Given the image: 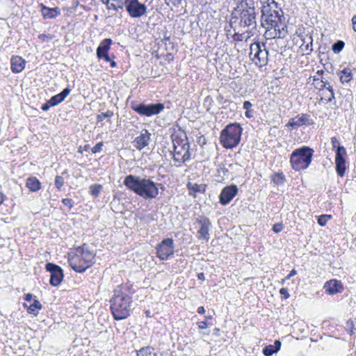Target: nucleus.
<instances>
[{
  "label": "nucleus",
  "instance_id": "23",
  "mask_svg": "<svg viewBox=\"0 0 356 356\" xmlns=\"http://www.w3.org/2000/svg\"><path fill=\"white\" fill-rule=\"evenodd\" d=\"M71 89L69 88H64L60 93L51 97L50 101L51 105L54 106L59 104L65 100V99L70 95Z\"/></svg>",
  "mask_w": 356,
  "mask_h": 356
},
{
  "label": "nucleus",
  "instance_id": "64",
  "mask_svg": "<svg viewBox=\"0 0 356 356\" xmlns=\"http://www.w3.org/2000/svg\"><path fill=\"white\" fill-rule=\"evenodd\" d=\"M84 150L85 151H88L89 149H90V145H86L83 147Z\"/></svg>",
  "mask_w": 356,
  "mask_h": 356
},
{
  "label": "nucleus",
  "instance_id": "60",
  "mask_svg": "<svg viewBox=\"0 0 356 356\" xmlns=\"http://www.w3.org/2000/svg\"><path fill=\"white\" fill-rule=\"evenodd\" d=\"M5 198H6V196L3 193H0V206L4 202Z\"/></svg>",
  "mask_w": 356,
  "mask_h": 356
},
{
  "label": "nucleus",
  "instance_id": "42",
  "mask_svg": "<svg viewBox=\"0 0 356 356\" xmlns=\"http://www.w3.org/2000/svg\"><path fill=\"white\" fill-rule=\"evenodd\" d=\"M52 106H54V105H51V101L50 99H49L42 105L41 109L44 111H47Z\"/></svg>",
  "mask_w": 356,
  "mask_h": 356
},
{
  "label": "nucleus",
  "instance_id": "45",
  "mask_svg": "<svg viewBox=\"0 0 356 356\" xmlns=\"http://www.w3.org/2000/svg\"><path fill=\"white\" fill-rule=\"evenodd\" d=\"M280 293L284 296L285 299L289 298V293L288 292V289L286 288H282L280 289Z\"/></svg>",
  "mask_w": 356,
  "mask_h": 356
},
{
  "label": "nucleus",
  "instance_id": "34",
  "mask_svg": "<svg viewBox=\"0 0 356 356\" xmlns=\"http://www.w3.org/2000/svg\"><path fill=\"white\" fill-rule=\"evenodd\" d=\"M309 40H310L309 43H307L306 45H304V44H302L301 45V47H300L302 50L305 51L307 54H310L313 51V49H312V42H313L312 37L309 36Z\"/></svg>",
  "mask_w": 356,
  "mask_h": 356
},
{
  "label": "nucleus",
  "instance_id": "58",
  "mask_svg": "<svg viewBox=\"0 0 356 356\" xmlns=\"http://www.w3.org/2000/svg\"><path fill=\"white\" fill-rule=\"evenodd\" d=\"M321 82L323 83V85L321 86L322 88H326V87L330 85V83L327 81L321 80Z\"/></svg>",
  "mask_w": 356,
  "mask_h": 356
},
{
  "label": "nucleus",
  "instance_id": "55",
  "mask_svg": "<svg viewBox=\"0 0 356 356\" xmlns=\"http://www.w3.org/2000/svg\"><path fill=\"white\" fill-rule=\"evenodd\" d=\"M197 312L200 314H204L205 313V309L203 306H200L197 308Z\"/></svg>",
  "mask_w": 356,
  "mask_h": 356
},
{
  "label": "nucleus",
  "instance_id": "47",
  "mask_svg": "<svg viewBox=\"0 0 356 356\" xmlns=\"http://www.w3.org/2000/svg\"><path fill=\"white\" fill-rule=\"evenodd\" d=\"M281 345H282V343L280 340H275L274 341V344L272 345V346L274 348L276 353H277L281 348Z\"/></svg>",
  "mask_w": 356,
  "mask_h": 356
},
{
  "label": "nucleus",
  "instance_id": "8",
  "mask_svg": "<svg viewBox=\"0 0 356 356\" xmlns=\"http://www.w3.org/2000/svg\"><path fill=\"white\" fill-rule=\"evenodd\" d=\"M243 128L239 123L227 124L222 131L220 136V141L226 149H232L236 147L241 138Z\"/></svg>",
  "mask_w": 356,
  "mask_h": 356
},
{
  "label": "nucleus",
  "instance_id": "50",
  "mask_svg": "<svg viewBox=\"0 0 356 356\" xmlns=\"http://www.w3.org/2000/svg\"><path fill=\"white\" fill-rule=\"evenodd\" d=\"M297 274V271L296 269H293L292 270H291V272L289 273V274L285 277V279H284L282 280V282H284L286 280H289L290 279L292 276H294Z\"/></svg>",
  "mask_w": 356,
  "mask_h": 356
},
{
  "label": "nucleus",
  "instance_id": "5",
  "mask_svg": "<svg viewBox=\"0 0 356 356\" xmlns=\"http://www.w3.org/2000/svg\"><path fill=\"white\" fill-rule=\"evenodd\" d=\"M68 262L74 271L82 273L95 263V253L86 243H83L75 248L72 255L70 254Z\"/></svg>",
  "mask_w": 356,
  "mask_h": 356
},
{
  "label": "nucleus",
  "instance_id": "1",
  "mask_svg": "<svg viewBox=\"0 0 356 356\" xmlns=\"http://www.w3.org/2000/svg\"><path fill=\"white\" fill-rule=\"evenodd\" d=\"M236 6L231 13L229 24L234 31L253 34L257 29V13L254 0H235Z\"/></svg>",
  "mask_w": 356,
  "mask_h": 356
},
{
  "label": "nucleus",
  "instance_id": "17",
  "mask_svg": "<svg viewBox=\"0 0 356 356\" xmlns=\"http://www.w3.org/2000/svg\"><path fill=\"white\" fill-rule=\"evenodd\" d=\"M113 40L111 38L103 40L96 50V56L99 59H104L105 61H110V56L108 51Z\"/></svg>",
  "mask_w": 356,
  "mask_h": 356
},
{
  "label": "nucleus",
  "instance_id": "59",
  "mask_svg": "<svg viewBox=\"0 0 356 356\" xmlns=\"http://www.w3.org/2000/svg\"><path fill=\"white\" fill-rule=\"evenodd\" d=\"M102 3L106 5L107 9H108V8L110 7V6L111 4L110 0H105L104 1L102 2Z\"/></svg>",
  "mask_w": 356,
  "mask_h": 356
},
{
  "label": "nucleus",
  "instance_id": "10",
  "mask_svg": "<svg viewBox=\"0 0 356 356\" xmlns=\"http://www.w3.org/2000/svg\"><path fill=\"white\" fill-rule=\"evenodd\" d=\"M131 108L140 115L149 117L160 113L165 107L162 103L149 104L132 103Z\"/></svg>",
  "mask_w": 356,
  "mask_h": 356
},
{
  "label": "nucleus",
  "instance_id": "30",
  "mask_svg": "<svg viewBox=\"0 0 356 356\" xmlns=\"http://www.w3.org/2000/svg\"><path fill=\"white\" fill-rule=\"evenodd\" d=\"M124 7V1L123 2L122 0H119L116 3L112 2L108 10H113L116 12H118L120 10L123 11Z\"/></svg>",
  "mask_w": 356,
  "mask_h": 356
},
{
  "label": "nucleus",
  "instance_id": "28",
  "mask_svg": "<svg viewBox=\"0 0 356 356\" xmlns=\"http://www.w3.org/2000/svg\"><path fill=\"white\" fill-rule=\"evenodd\" d=\"M136 356H156L154 348L150 346L143 347L137 351Z\"/></svg>",
  "mask_w": 356,
  "mask_h": 356
},
{
  "label": "nucleus",
  "instance_id": "13",
  "mask_svg": "<svg viewBox=\"0 0 356 356\" xmlns=\"http://www.w3.org/2000/svg\"><path fill=\"white\" fill-rule=\"evenodd\" d=\"M174 241L171 238L163 239L156 246L157 257L161 260H167L174 254Z\"/></svg>",
  "mask_w": 356,
  "mask_h": 356
},
{
  "label": "nucleus",
  "instance_id": "26",
  "mask_svg": "<svg viewBox=\"0 0 356 356\" xmlns=\"http://www.w3.org/2000/svg\"><path fill=\"white\" fill-rule=\"evenodd\" d=\"M187 188L189 191V195L195 197V193H204L206 191V185L204 184H193L191 182H188L187 184Z\"/></svg>",
  "mask_w": 356,
  "mask_h": 356
},
{
  "label": "nucleus",
  "instance_id": "7",
  "mask_svg": "<svg viewBox=\"0 0 356 356\" xmlns=\"http://www.w3.org/2000/svg\"><path fill=\"white\" fill-rule=\"evenodd\" d=\"M314 149L308 146H302L294 149L290 157L292 168L296 171L307 169L312 163Z\"/></svg>",
  "mask_w": 356,
  "mask_h": 356
},
{
  "label": "nucleus",
  "instance_id": "38",
  "mask_svg": "<svg viewBox=\"0 0 356 356\" xmlns=\"http://www.w3.org/2000/svg\"><path fill=\"white\" fill-rule=\"evenodd\" d=\"M331 218L330 215H321L318 218V223L321 226H324L327 220Z\"/></svg>",
  "mask_w": 356,
  "mask_h": 356
},
{
  "label": "nucleus",
  "instance_id": "9",
  "mask_svg": "<svg viewBox=\"0 0 356 356\" xmlns=\"http://www.w3.org/2000/svg\"><path fill=\"white\" fill-rule=\"evenodd\" d=\"M249 56L259 66H265L268 63V51L266 48L265 43L254 42L250 47Z\"/></svg>",
  "mask_w": 356,
  "mask_h": 356
},
{
  "label": "nucleus",
  "instance_id": "40",
  "mask_svg": "<svg viewBox=\"0 0 356 356\" xmlns=\"http://www.w3.org/2000/svg\"><path fill=\"white\" fill-rule=\"evenodd\" d=\"M346 329L349 331L350 334H353L354 333L353 330L355 329L353 321H348L346 323Z\"/></svg>",
  "mask_w": 356,
  "mask_h": 356
},
{
  "label": "nucleus",
  "instance_id": "37",
  "mask_svg": "<svg viewBox=\"0 0 356 356\" xmlns=\"http://www.w3.org/2000/svg\"><path fill=\"white\" fill-rule=\"evenodd\" d=\"M64 178L62 176L57 175L55 178V186L60 191L62 187L64 185Z\"/></svg>",
  "mask_w": 356,
  "mask_h": 356
},
{
  "label": "nucleus",
  "instance_id": "33",
  "mask_svg": "<svg viewBox=\"0 0 356 356\" xmlns=\"http://www.w3.org/2000/svg\"><path fill=\"white\" fill-rule=\"evenodd\" d=\"M102 186L100 184H93L90 187V193L92 195L97 197L101 192Z\"/></svg>",
  "mask_w": 356,
  "mask_h": 356
},
{
  "label": "nucleus",
  "instance_id": "41",
  "mask_svg": "<svg viewBox=\"0 0 356 356\" xmlns=\"http://www.w3.org/2000/svg\"><path fill=\"white\" fill-rule=\"evenodd\" d=\"M62 202L67 207H68L69 209H72V208L73 207V201L72 199L70 198H63L62 200Z\"/></svg>",
  "mask_w": 356,
  "mask_h": 356
},
{
  "label": "nucleus",
  "instance_id": "43",
  "mask_svg": "<svg viewBox=\"0 0 356 356\" xmlns=\"http://www.w3.org/2000/svg\"><path fill=\"white\" fill-rule=\"evenodd\" d=\"M326 89L329 91V92H331V97H328V102H332L335 99L334 89L331 85H329V86L326 87Z\"/></svg>",
  "mask_w": 356,
  "mask_h": 356
},
{
  "label": "nucleus",
  "instance_id": "18",
  "mask_svg": "<svg viewBox=\"0 0 356 356\" xmlns=\"http://www.w3.org/2000/svg\"><path fill=\"white\" fill-rule=\"evenodd\" d=\"M313 124L314 121L311 119L309 115L302 113L301 115H296L295 118L290 119L286 126L294 129L302 125H312Z\"/></svg>",
  "mask_w": 356,
  "mask_h": 356
},
{
  "label": "nucleus",
  "instance_id": "62",
  "mask_svg": "<svg viewBox=\"0 0 356 356\" xmlns=\"http://www.w3.org/2000/svg\"><path fill=\"white\" fill-rule=\"evenodd\" d=\"M38 38H39L40 39H43L44 38H49V39H51V37H49V36H47V35H44V34H40V35H39Z\"/></svg>",
  "mask_w": 356,
  "mask_h": 356
},
{
  "label": "nucleus",
  "instance_id": "4",
  "mask_svg": "<svg viewBox=\"0 0 356 356\" xmlns=\"http://www.w3.org/2000/svg\"><path fill=\"white\" fill-rule=\"evenodd\" d=\"M110 302L112 314L116 321L127 318L134 309L132 298L120 290L114 291Z\"/></svg>",
  "mask_w": 356,
  "mask_h": 356
},
{
  "label": "nucleus",
  "instance_id": "2",
  "mask_svg": "<svg viewBox=\"0 0 356 356\" xmlns=\"http://www.w3.org/2000/svg\"><path fill=\"white\" fill-rule=\"evenodd\" d=\"M124 185L131 191L145 200L156 198L159 195V184L150 179L129 175L123 181Z\"/></svg>",
  "mask_w": 356,
  "mask_h": 356
},
{
  "label": "nucleus",
  "instance_id": "24",
  "mask_svg": "<svg viewBox=\"0 0 356 356\" xmlns=\"http://www.w3.org/2000/svg\"><path fill=\"white\" fill-rule=\"evenodd\" d=\"M26 186L31 192H37L41 189V182L35 177H30L26 179Z\"/></svg>",
  "mask_w": 356,
  "mask_h": 356
},
{
  "label": "nucleus",
  "instance_id": "15",
  "mask_svg": "<svg viewBox=\"0 0 356 356\" xmlns=\"http://www.w3.org/2000/svg\"><path fill=\"white\" fill-rule=\"evenodd\" d=\"M45 268L50 273V284L54 286H58L63 280V269L59 266L49 262L46 264Z\"/></svg>",
  "mask_w": 356,
  "mask_h": 356
},
{
  "label": "nucleus",
  "instance_id": "25",
  "mask_svg": "<svg viewBox=\"0 0 356 356\" xmlns=\"http://www.w3.org/2000/svg\"><path fill=\"white\" fill-rule=\"evenodd\" d=\"M24 306L27 307V312L29 314L34 316H37L38 314V311L40 310L42 307L40 302L36 298L33 299V302L31 303L29 306H28L26 303L24 304Z\"/></svg>",
  "mask_w": 356,
  "mask_h": 356
},
{
  "label": "nucleus",
  "instance_id": "56",
  "mask_svg": "<svg viewBox=\"0 0 356 356\" xmlns=\"http://www.w3.org/2000/svg\"><path fill=\"white\" fill-rule=\"evenodd\" d=\"M197 276L199 280L204 281L205 280L204 274L203 273H198Z\"/></svg>",
  "mask_w": 356,
  "mask_h": 356
},
{
  "label": "nucleus",
  "instance_id": "36",
  "mask_svg": "<svg viewBox=\"0 0 356 356\" xmlns=\"http://www.w3.org/2000/svg\"><path fill=\"white\" fill-rule=\"evenodd\" d=\"M113 112L112 111L108 110L105 113H102L101 114L97 115V122H102L106 118H111L113 115Z\"/></svg>",
  "mask_w": 356,
  "mask_h": 356
},
{
  "label": "nucleus",
  "instance_id": "63",
  "mask_svg": "<svg viewBox=\"0 0 356 356\" xmlns=\"http://www.w3.org/2000/svg\"><path fill=\"white\" fill-rule=\"evenodd\" d=\"M219 332H220V329L219 328H215L214 329V332L213 334L216 336H218L219 335Z\"/></svg>",
  "mask_w": 356,
  "mask_h": 356
},
{
  "label": "nucleus",
  "instance_id": "12",
  "mask_svg": "<svg viewBox=\"0 0 356 356\" xmlns=\"http://www.w3.org/2000/svg\"><path fill=\"white\" fill-rule=\"evenodd\" d=\"M124 7L132 18H139L145 15L147 10L145 4L139 2L138 0H124Z\"/></svg>",
  "mask_w": 356,
  "mask_h": 356
},
{
  "label": "nucleus",
  "instance_id": "6",
  "mask_svg": "<svg viewBox=\"0 0 356 356\" xmlns=\"http://www.w3.org/2000/svg\"><path fill=\"white\" fill-rule=\"evenodd\" d=\"M171 138L173 143V150L170 151V153L173 155V160L179 163L177 165L180 166L181 162L185 163L191 158L190 144L185 134L182 137L178 134H172Z\"/></svg>",
  "mask_w": 356,
  "mask_h": 356
},
{
  "label": "nucleus",
  "instance_id": "22",
  "mask_svg": "<svg viewBox=\"0 0 356 356\" xmlns=\"http://www.w3.org/2000/svg\"><path fill=\"white\" fill-rule=\"evenodd\" d=\"M41 13L44 19H54L60 15V10L58 7L49 8L41 3Z\"/></svg>",
  "mask_w": 356,
  "mask_h": 356
},
{
  "label": "nucleus",
  "instance_id": "49",
  "mask_svg": "<svg viewBox=\"0 0 356 356\" xmlns=\"http://www.w3.org/2000/svg\"><path fill=\"white\" fill-rule=\"evenodd\" d=\"M197 325H198L199 329H200V330L205 329L208 325L207 321L198 322Z\"/></svg>",
  "mask_w": 356,
  "mask_h": 356
},
{
  "label": "nucleus",
  "instance_id": "35",
  "mask_svg": "<svg viewBox=\"0 0 356 356\" xmlns=\"http://www.w3.org/2000/svg\"><path fill=\"white\" fill-rule=\"evenodd\" d=\"M262 353L265 356H272L276 351L272 345H268L263 348Z\"/></svg>",
  "mask_w": 356,
  "mask_h": 356
},
{
  "label": "nucleus",
  "instance_id": "57",
  "mask_svg": "<svg viewBox=\"0 0 356 356\" xmlns=\"http://www.w3.org/2000/svg\"><path fill=\"white\" fill-rule=\"evenodd\" d=\"M353 22V28L355 31H356V15H355L352 19Z\"/></svg>",
  "mask_w": 356,
  "mask_h": 356
},
{
  "label": "nucleus",
  "instance_id": "14",
  "mask_svg": "<svg viewBox=\"0 0 356 356\" xmlns=\"http://www.w3.org/2000/svg\"><path fill=\"white\" fill-rule=\"evenodd\" d=\"M196 222L200 228L197 232V237L199 240H205L207 242L210 239V230L211 222L210 220L205 216H200L196 219Z\"/></svg>",
  "mask_w": 356,
  "mask_h": 356
},
{
  "label": "nucleus",
  "instance_id": "51",
  "mask_svg": "<svg viewBox=\"0 0 356 356\" xmlns=\"http://www.w3.org/2000/svg\"><path fill=\"white\" fill-rule=\"evenodd\" d=\"M252 104L249 101H245L243 102V108L245 109V110H248V109H250V108L252 107Z\"/></svg>",
  "mask_w": 356,
  "mask_h": 356
},
{
  "label": "nucleus",
  "instance_id": "27",
  "mask_svg": "<svg viewBox=\"0 0 356 356\" xmlns=\"http://www.w3.org/2000/svg\"><path fill=\"white\" fill-rule=\"evenodd\" d=\"M338 75L342 83H348L353 79V74L350 68H344L339 71Z\"/></svg>",
  "mask_w": 356,
  "mask_h": 356
},
{
  "label": "nucleus",
  "instance_id": "11",
  "mask_svg": "<svg viewBox=\"0 0 356 356\" xmlns=\"http://www.w3.org/2000/svg\"><path fill=\"white\" fill-rule=\"evenodd\" d=\"M347 152L346 148L339 145L335 151V169L339 177H343L348 167L346 161Z\"/></svg>",
  "mask_w": 356,
  "mask_h": 356
},
{
  "label": "nucleus",
  "instance_id": "29",
  "mask_svg": "<svg viewBox=\"0 0 356 356\" xmlns=\"http://www.w3.org/2000/svg\"><path fill=\"white\" fill-rule=\"evenodd\" d=\"M272 181L276 185H280L284 182L285 177L282 173H274L272 175Z\"/></svg>",
  "mask_w": 356,
  "mask_h": 356
},
{
  "label": "nucleus",
  "instance_id": "32",
  "mask_svg": "<svg viewBox=\"0 0 356 356\" xmlns=\"http://www.w3.org/2000/svg\"><path fill=\"white\" fill-rule=\"evenodd\" d=\"M345 43L342 40H338L332 46V49L334 53H339L344 47Z\"/></svg>",
  "mask_w": 356,
  "mask_h": 356
},
{
  "label": "nucleus",
  "instance_id": "48",
  "mask_svg": "<svg viewBox=\"0 0 356 356\" xmlns=\"http://www.w3.org/2000/svg\"><path fill=\"white\" fill-rule=\"evenodd\" d=\"M331 143H332V147L336 149H337V147L339 145H340L336 137L331 138Z\"/></svg>",
  "mask_w": 356,
  "mask_h": 356
},
{
  "label": "nucleus",
  "instance_id": "53",
  "mask_svg": "<svg viewBox=\"0 0 356 356\" xmlns=\"http://www.w3.org/2000/svg\"><path fill=\"white\" fill-rule=\"evenodd\" d=\"M181 3H182V0H172V4L175 7H179L180 5H181Z\"/></svg>",
  "mask_w": 356,
  "mask_h": 356
},
{
  "label": "nucleus",
  "instance_id": "39",
  "mask_svg": "<svg viewBox=\"0 0 356 356\" xmlns=\"http://www.w3.org/2000/svg\"><path fill=\"white\" fill-rule=\"evenodd\" d=\"M104 146V143L99 142L97 144H96L92 148V152L93 154H97L100 152L102 150V147Z\"/></svg>",
  "mask_w": 356,
  "mask_h": 356
},
{
  "label": "nucleus",
  "instance_id": "31",
  "mask_svg": "<svg viewBox=\"0 0 356 356\" xmlns=\"http://www.w3.org/2000/svg\"><path fill=\"white\" fill-rule=\"evenodd\" d=\"M275 31H278V38H284L287 33L286 26L284 24V21H282V25L279 24V29H273Z\"/></svg>",
  "mask_w": 356,
  "mask_h": 356
},
{
  "label": "nucleus",
  "instance_id": "19",
  "mask_svg": "<svg viewBox=\"0 0 356 356\" xmlns=\"http://www.w3.org/2000/svg\"><path fill=\"white\" fill-rule=\"evenodd\" d=\"M151 134L147 129H143L138 136L134 139V143L136 144V147L138 150H142L144 147H147L150 141Z\"/></svg>",
  "mask_w": 356,
  "mask_h": 356
},
{
  "label": "nucleus",
  "instance_id": "52",
  "mask_svg": "<svg viewBox=\"0 0 356 356\" xmlns=\"http://www.w3.org/2000/svg\"><path fill=\"white\" fill-rule=\"evenodd\" d=\"M253 113H254L253 110L248 109V110H246V111H245V117H246V118H252V117H253Z\"/></svg>",
  "mask_w": 356,
  "mask_h": 356
},
{
  "label": "nucleus",
  "instance_id": "16",
  "mask_svg": "<svg viewBox=\"0 0 356 356\" xmlns=\"http://www.w3.org/2000/svg\"><path fill=\"white\" fill-rule=\"evenodd\" d=\"M238 188L236 185L232 184L222 188L219 195V202L221 205L228 204L238 193Z\"/></svg>",
  "mask_w": 356,
  "mask_h": 356
},
{
  "label": "nucleus",
  "instance_id": "3",
  "mask_svg": "<svg viewBox=\"0 0 356 356\" xmlns=\"http://www.w3.org/2000/svg\"><path fill=\"white\" fill-rule=\"evenodd\" d=\"M261 25L266 29H279L285 20L284 13L274 0H266L261 8Z\"/></svg>",
  "mask_w": 356,
  "mask_h": 356
},
{
  "label": "nucleus",
  "instance_id": "61",
  "mask_svg": "<svg viewBox=\"0 0 356 356\" xmlns=\"http://www.w3.org/2000/svg\"><path fill=\"white\" fill-rule=\"evenodd\" d=\"M108 62L110 63V65L111 67H116V65H117L116 63L114 60H111V57H110V61H108Z\"/></svg>",
  "mask_w": 356,
  "mask_h": 356
},
{
  "label": "nucleus",
  "instance_id": "21",
  "mask_svg": "<svg viewBox=\"0 0 356 356\" xmlns=\"http://www.w3.org/2000/svg\"><path fill=\"white\" fill-rule=\"evenodd\" d=\"M26 60L19 56H13L10 59L11 70L13 73H19L25 67Z\"/></svg>",
  "mask_w": 356,
  "mask_h": 356
},
{
  "label": "nucleus",
  "instance_id": "44",
  "mask_svg": "<svg viewBox=\"0 0 356 356\" xmlns=\"http://www.w3.org/2000/svg\"><path fill=\"white\" fill-rule=\"evenodd\" d=\"M283 229V225L281 223H276L273 225V230L275 232V233H279Z\"/></svg>",
  "mask_w": 356,
  "mask_h": 356
},
{
  "label": "nucleus",
  "instance_id": "20",
  "mask_svg": "<svg viewBox=\"0 0 356 356\" xmlns=\"http://www.w3.org/2000/svg\"><path fill=\"white\" fill-rule=\"evenodd\" d=\"M323 289L329 295H334L341 293L343 289L341 281L337 280H331L325 283Z\"/></svg>",
  "mask_w": 356,
  "mask_h": 356
},
{
  "label": "nucleus",
  "instance_id": "54",
  "mask_svg": "<svg viewBox=\"0 0 356 356\" xmlns=\"http://www.w3.org/2000/svg\"><path fill=\"white\" fill-rule=\"evenodd\" d=\"M24 300L27 302H31L33 300V295L31 293H27L25 295Z\"/></svg>",
  "mask_w": 356,
  "mask_h": 356
},
{
  "label": "nucleus",
  "instance_id": "46",
  "mask_svg": "<svg viewBox=\"0 0 356 356\" xmlns=\"http://www.w3.org/2000/svg\"><path fill=\"white\" fill-rule=\"evenodd\" d=\"M241 31H234V34L233 35V39L236 41H241L242 40V33H240Z\"/></svg>",
  "mask_w": 356,
  "mask_h": 356
}]
</instances>
